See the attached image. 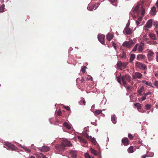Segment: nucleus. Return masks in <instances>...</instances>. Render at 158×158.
Listing matches in <instances>:
<instances>
[{
  "label": "nucleus",
  "instance_id": "f257e3e1",
  "mask_svg": "<svg viewBox=\"0 0 158 158\" xmlns=\"http://www.w3.org/2000/svg\"><path fill=\"white\" fill-rule=\"evenodd\" d=\"M136 68L144 71L147 69V66L144 64L139 61H136L135 63Z\"/></svg>",
  "mask_w": 158,
  "mask_h": 158
},
{
  "label": "nucleus",
  "instance_id": "f03ea898",
  "mask_svg": "<svg viewBox=\"0 0 158 158\" xmlns=\"http://www.w3.org/2000/svg\"><path fill=\"white\" fill-rule=\"evenodd\" d=\"M131 77L128 74H126L124 76H121V80L123 84H126L127 83L126 81L129 82L131 81Z\"/></svg>",
  "mask_w": 158,
  "mask_h": 158
},
{
  "label": "nucleus",
  "instance_id": "7ed1b4c3",
  "mask_svg": "<svg viewBox=\"0 0 158 158\" xmlns=\"http://www.w3.org/2000/svg\"><path fill=\"white\" fill-rule=\"evenodd\" d=\"M128 62H122L121 61H119L118 62L117 64V65L119 69L121 70H122L123 69H125L127 66L128 64Z\"/></svg>",
  "mask_w": 158,
  "mask_h": 158
},
{
  "label": "nucleus",
  "instance_id": "20e7f679",
  "mask_svg": "<svg viewBox=\"0 0 158 158\" xmlns=\"http://www.w3.org/2000/svg\"><path fill=\"white\" fill-rule=\"evenodd\" d=\"M134 44V42L132 40H130L128 41H126L123 44V46L124 47L130 48Z\"/></svg>",
  "mask_w": 158,
  "mask_h": 158
},
{
  "label": "nucleus",
  "instance_id": "39448f33",
  "mask_svg": "<svg viewBox=\"0 0 158 158\" xmlns=\"http://www.w3.org/2000/svg\"><path fill=\"white\" fill-rule=\"evenodd\" d=\"M99 5V3H97V4H89L87 7V9L88 10L90 11H92L93 10L95 7L94 10H96Z\"/></svg>",
  "mask_w": 158,
  "mask_h": 158
},
{
  "label": "nucleus",
  "instance_id": "423d86ee",
  "mask_svg": "<svg viewBox=\"0 0 158 158\" xmlns=\"http://www.w3.org/2000/svg\"><path fill=\"white\" fill-rule=\"evenodd\" d=\"M142 76V74L138 72H135L132 75V77L133 79H140Z\"/></svg>",
  "mask_w": 158,
  "mask_h": 158
},
{
  "label": "nucleus",
  "instance_id": "0eeeda50",
  "mask_svg": "<svg viewBox=\"0 0 158 158\" xmlns=\"http://www.w3.org/2000/svg\"><path fill=\"white\" fill-rule=\"evenodd\" d=\"M61 143L65 148V147H70L72 146L71 142L67 140H63L61 142Z\"/></svg>",
  "mask_w": 158,
  "mask_h": 158
},
{
  "label": "nucleus",
  "instance_id": "6e6552de",
  "mask_svg": "<svg viewBox=\"0 0 158 158\" xmlns=\"http://www.w3.org/2000/svg\"><path fill=\"white\" fill-rule=\"evenodd\" d=\"M55 148L57 150L61 152H64L65 150V148L61 143L60 144L56 145L55 146Z\"/></svg>",
  "mask_w": 158,
  "mask_h": 158
},
{
  "label": "nucleus",
  "instance_id": "1a4fd4ad",
  "mask_svg": "<svg viewBox=\"0 0 158 158\" xmlns=\"http://www.w3.org/2000/svg\"><path fill=\"white\" fill-rule=\"evenodd\" d=\"M154 54V52L151 50H149L148 51V53L147 54V56L148 60L149 61H151L153 60L152 57Z\"/></svg>",
  "mask_w": 158,
  "mask_h": 158
},
{
  "label": "nucleus",
  "instance_id": "9d476101",
  "mask_svg": "<svg viewBox=\"0 0 158 158\" xmlns=\"http://www.w3.org/2000/svg\"><path fill=\"white\" fill-rule=\"evenodd\" d=\"M105 37V36L104 35H98V38L99 41L103 45L105 44L104 41Z\"/></svg>",
  "mask_w": 158,
  "mask_h": 158
},
{
  "label": "nucleus",
  "instance_id": "9b49d317",
  "mask_svg": "<svg viewBox=\"0 0 158 158\" xmlns=\"http://www.w3.org/2000/svg\"><path fill=\"white\" fill-rule=\"evenodd\" d=\"M128 25H127L126 27L125 28L123 32L125 33L127 35H131L132 33V30L128 27Z\"/></svg>",
  "mask_w": 158,
  "mask_h": 158
},
{
  "label": "nucleus",
  "instance_id": "f8f14e48",
  "mask_svg": "<svg viewBox=\"0 0 158 158\" xmlns=\"http://www.w3.org/2000/svg\"><path fill=\"white\" fill-rule=\"evenodd\" d=\"M6 146L8 148L12 150H16L17 148L14 145H13L10 143H7L6 144Z\"/></svg>",
  "mask_w": 158,
  "mask_h": 158
},
{
  "label": "nucleus",
  "instance_id": "ddd939ff",
  "mask_svg": "<svg viewBox=\"0 0 158 158\" xmlns=\"http://www.w3.org/2000/svg\"><path fill=\"white\" fill-rule=\"evenodd\" d=\"M38 149L42 152H47L50 150V148L49 147L45 146H43L42 147L39 148Z\"/></svg>",
  "mask_w": 158,
  "mask_h": 158
},
{
  "label": "nucleus",
  "instance_id": "4468645a",
  "mask_svg": "<svg viewBox=\"0 0 158 158\" xmlns=\"http://www.w3.org/2000/svg\"><path fill=\"white\" fill-rule=\"evenodd\" d=\"M156 13V7L153 6L150 12V14L152 16H155Z\"/></svg>",
  "mask_w": 158,
  "mask_h": 158
},
{
  "label": "nucleus",
  "instance_id": "2eb2a0df",
  "mask_svg": "<svg viewBox=\"0 0 158 158\" xmlns=\"http://www.w3.org/2000/svg\"><path fill=\"white\" fill-rule=\"evenodd\" d=\"M122 143L125 146H127L129 144V140L127 138H124L122 140Z\"/></svg>",
  "mask_w": 158,
  "mask_h": 158
},
{
  "label": "nucleus",
  "instance_id": "dca6fc26",
  "mask_svg": "<svg viewBox=\"0 0 158 158\" xmlns=\"http://www.w3.org/2000/svg\"><path fill=\"white\" fill-rule=\"evenodd\" d=\"M146 56L141 54H139L137 56L136 59L138 60H143L145 59Z\"/></svg>",
  "mask_w": 158,
  "mask_h": 158
},
{
  "label": "nucleus",
  "instance_id": "f3484780",
  "mask_svg": "<svg viewBox=\"0 0 158 158\" xmlns=\"http://www.w3.org/2000/svg\"><path fill=\"white\" fill-rule=\"evenodd\" d=\"M123 85L126 88L128 92L132 91V90L133 89V87H131L127 83L126 84H123Z\"/></svg>",
  "mask_w": 158,
  "mask_h": 158
},
{
  "label": "nucleus",
  "instance_id": "a211bd4d",
  "mask_svg": "<svg viewBox=\"0 0 158 158\" xmlns=\"http://www.w3.org/2000/svg\"><path fill=\"white\" fill-rule=\"evenodd\" d=\"M152 19H150L149 20L146 24V27H147L150 28L152 25Z\"/></svg>",
  "mask_w": 158,
  "mask_h": 158
},
{
  "label": "nucleus",
  "instance_id": "6ab92c4d",
  "mask_svg": "<svg viewBox=\"0 0 158 158\" xmlns=\"http://www.w3.org/2000/svg\"><path fill=\"white\" fill-rule=\"evenodd\" d=\"M139 5H137L133 8V11L135 13L139 14Z\"/></svg>",
  "mask_w": 158,
  "mask_h": 158
},
{
  "label": "nucleus",
  "instance_id": "aec40b11",
  "mask_svg": "<svg viewBox=\"0 0 158 158\" xmlns=\"http://www.w3.org/2000/svg\"><path fill=\"white\" fill-rule=\"evenodd\" d=\"M113 35L110 33H108L106 36L107 40L109 41L113 39Z\"/></svg>",
  "mask_w": 158,
  "mask_h": 158
},
{
  "label": "nucleus",
  "instance_id": "412c9836",
  "mask_svg": "<svg viewBox=\"0 0 158 158\" xmlns=\"http://www.w3.org/2000/svg\"><path fill=\"white\" fill-rule=\"evenodd\" d=\"M35 156L37 158H46L45 156H44L42 153L39 154H36Z\"/></svg>",
  "mask_w": 158,
  "mask_h": 158
},
{
  "label": "nucleus",
  "instance_id": "4be33fe9",
  "mask_svg": "<svg viewBox=\"0 0 158 158\" xmlns=\"http://www.w3.org/2000/svg\"><path fill=\"white\" fill-rule=\"evenodd\" d=\"M150 37L153 40H155L156 39V35L154 34L151 33L149 34Z\"/></svg>",
  "mask_w": 158,
  "mask_h": 158
},
{
  "label": "nucleus",
  "instance_id": "5701e85b",
  "mask_svg": "<svg viewBox=\"0 0 158 158\" xmlns=\"http://www.w3.org/2000/svg\"><path fill=\"white\" fill-rule=\"evenodd\" d=\"M90 151L95 156H97L98 155V153L97 150L93 149L92 148H90Z\"/></svg>",
  "mask_w": 158,
  "mask_h": 158
},
{
  "label": "nucleus",
  "instance_id": "b1692460",
  "mask_svg": "<svg viewBox=\"0 0 158 158\" xmlns=\"http://www.w3.org/2000/svg\"><path fill=\"white\" fill-rule=\"evenodd\" d=\"M63 125L67 129L70 130L71 129V126L67 123L64 122L63 123Z\"/></svg>",
  "mask_w": 158,
  "mask_h": 158
},
{
  "label": "nucleus",
  "instance_id": "393cba45",
  "mask_svg": "<svg viewBox=\"0 0 158 158\" xmlns=\"http://www.w3.org/2000/svg\"><path fill=\"white\" fill-rule=\"evenodd\" d=\"M135 54H131L130 56V59L129 60V62H131L135 59Z\"/></svg>",
  "mask_w": 158,
  "mask_h": 158
},
{
  "label": "nucleus",
  "instance_id": "a878e982",
  "mask_svg": "<svg viewBox=\"0 0 158 158\" xmlns=\"http://www.w3.org/2000/svg\"><path fill=\"white\" fill-rule=\"evenodd\" d=\"M116 117L114 114L111 116V121L114 124H115L116 123Z\"/></svg>",
  "mask_w": 158,
  "mask_h": 158
},
{
  "label": "nucleus",
  "instance_id": "bb28decb",
  "mask_svg": "<svg viewBox=\"0 0 158 158\" xmlns=\"http://www.w3.org/2000/svg\"><path fill=\"white\" fill-rule=\"evenodd\" d=\"M94 113L96 116H97L98 115H99L100 114H102V110H96L95 111Z\"/></svg>",
  "mask_w": 158,
  "mask_h": 158
},
{
  "label": "nucleus",
  "instance_id": "cd10ccee",
  "mask_svg": "<svg viewBox=\"0 0 158 158\" xmlns=\"http://www.w3.org/2000/svg\"><path fill=\"white\" fill-rule=\"evenodd\" d=\"M80 105H85V101L84 98H81V100L79 102Z\"/></svg>",
  "mask_w": 158,
  "mask_h": 158
},
{
  "label": "nucleus",
  "instance_id": "c85d7f7f",
  "mask_svg": "<svg viewBox=\"0 0 158 158\" xmlns=\"http://www.w3.org/2000/svg\"><path fill=\"white\" fill-rule=\"evenodd\" d=\"M134 105L137 108L138 110L141 109V104L139 103H136L134 104Z\"/></svg>",
  "mask_w": 158,
  "mask_h": 158
},
{
  "label": "nucleus",
  "instance_id": "c756f323",
  "mask_svg": "<svg viewBox=\"0 0 158 158\" xmlns=\"http://www.w3.org/2000/svg\"><path fill=\"white\" fill-rule=\"evenodd\" d=\"M133 146L130 147L128 149V152L129 153H133L134 152Z\"/></svg>",
  "mask_w": 158,
  "mask_h": 158
},
{
  "label": "nucleus",
  "instance_id": "7c9ffc66",
  "mask_svg": "<svg viewBox=\"0 0 158 158\" xmlns=\"http://www.w3.org/2000/svg\"><path fill=\"white\" fill-rule=\"evenodd\" d=\"M5 9V5L4 4L2 5L0 7V13L3 12L4 11Z\"/></svg>",
  "mask_w": 158,
  "mask_h": 158
},
{
  "label": "nucleus",
  "instance_id": "2f4dec72",
  "mask_svg": "<svg viewBox=\"0 0 158 158\" xmlns=\"http://www.w3.org/2000/svg\"><path fill=\"white\" fill-rule=\"evenodd\" d=\"M152 106L151 104H146L145 106V108L147 110H148L150 109Z\"/></svg>",
  "mask_w": 158,
  "mask_h": 158
},
{
  "label": "nucleus",
  "instance_id": "473e14b6",
  "mask_svg": "<svg viewBox=\"0 0 158 158\" xmlns=\"http://www.w3.org/2000/svg\"><path fill=\"white\" fill-rule=\"evenodd\" d=\"M143 47L142 45H140L138 48V51L139 52H142L143 50Z\"/></svg>",
  "mask_w": 158,
  "mask_h": 158
},
{
  "label": "nucleus",
  "instance_id": "72a5a7b5",
  "mask_svg": "<svg viewBox=\"0 0 158 158\" xmlns=\"http://www.w3.org/2000/svg\"><path fill=\"white\" fill-rule=\"evenodd\" d=\"M86 68V67L85 66L82 67L81 69V71L83 73H84L85 72V69Z\"/></svg>",
  "mask_w": 158,
  "mask_h": 158
},
{
  "label": "nucleus",
  "instance_id": "f704fd0d",
  "mask_svg": "<svg viewBox=\"0 0 158 158\" xmlns=\"http://www.w3.org/2000/svg\"><path fill=\"white\" fill-rule=\"evenodd\" d=\"M85 158H94V157H91L90 155L87 153L85 154Z\"/></svg>",
  "mask_w": 158,
  "mask_h": 158
},
{
  "label": "nucleus",
  "instance_id": "c9c22d12",
  "mask_svg": "<svg viewBox=\"0 0 158 158\" xmlns=\"http://www.w3.org/2000/svg\"><path fill=\"white\" fill-rule=\"evenodd\" d=\"M23 148L25 150V151L27 152L30 153L31 151L30 149L26 147H23Z\"/></svg>",
  "mask_w": 158,
  "mask_h": 158
},
{
  "label": "nucleus",
  "instance_id": "e433bc0d",
  "mask_svg": "<svg viewBox=\"0 0 158 158\" xmlns=\"http://www.w3.org/2000/svg\"><path fill=\"white\" fill-rule=\"evenodd\" d=\"M126 57V55L125 52L124 51H123L122 55L121 56V58H125Z\"/></svg>",
  "mask_w": 158,
  "mask_h": 158
},
{
  "label": "nucleus",
  "instance_id": "4c0bfd02",
  "mask_svg": "<svg viewBox=\"0 0 158 158\" xmlns=\"http://www.w3.org/2000/svg\"><path fill=\"white\" fill-rule=\"evenodd\" d=\"M71 154L74 157H76L77 156L76 153L73 151H71L70 152Z\"/></svg>",
  "mask_w": 158,
  "mask_h": 158
},
{
  "label": "nucleus",
  "instance_id": "58836bf2",
  "mask_svg": "<svg viewBox=\"0 0 158 158\" xmlns=\"http://www.w3.org/2000/svg\"><path fill=\"white\" fill-rule=\"evenodd\" d=\"M117 80L118 81V82L120 83H121V76L120 77H117Z\"/></svg>",
  "mask_w": 158,
  "mask_h": 158
},
{
  "label": "nucleus",
  "instance_id": "ea45409f",
  "mask_svg": "<svg viewBox=\"0 0 158 158\" xmlns=\"http://www.w3.org/2000/svg\"><path fill=\"white\" fill-rule=\"evenodd\" d=\"M81 141L82 142V143H84L85 144H87V142L86 140L85 139H83V138L81 139Z\"/></svg>",
  "mask_w": 158,
  "mask_h": 158
},
{
  "label": "nucleus",
  "instance_id": "a19ab883",
  "mask_svg": "<svg viewBox=\"0 0 158 158\" xmlns=\"http://www.w3.org/2000/svg\"><path fill=\"white\" fill-rule=\"evenodd\" d=\"M128 137L131 140L133 139V136L131 134H128Z\"/></svg>",
  "mask_w": 158,
  "mask_h": 158
},
{
  "label": "nucleus",
  "instance_id": "79ce46f5",
  "mask_svg": "<svg viewBox=\"0 0 158 158\" xmlns=\"http://www.w3.org/2000/svg\"><path fill=\"white\" fill-rule=\"evenodd\" d=\"M145 14V10L144 9H142L141 11V14L143 16L144 14Z\"/></svg>",
  "mask_w": 158,
  "mask_h": 158
},
{
  "label": "nucleus",
  "instance_id": "37998d69",
  "mask_svg": "<svg viewBox=\"0 0 158 158\" xmlns=\"http://www.w3.org/2000/svg\"><path fill=\"white\" fill-rule=\"evenodd\" d=\"M138 46V44H136L134 47L133 49L132 50V51L133 52H135L136 51L137 48Z\"/></svg>",
  "mask_w": 158,
  "mask_h": 158
},
{
  "label": "nucleus",
  "instance_id": "c03bdc74",
  "mask_svg": "<svg viewBox=\"0 0 158 158\" xmlns=\"http://www.w3.org/2000/svg\"><path fill=\"white\" fill-rule=\"evenodd\" d=\"M156 61L158 62V52H156Z\"/></svg>",
  "mask_w": 158,
  "mask_h": 158
},
{
  "label": "nucleus",
  "instance_id": "a18cd8bd",
  "mask_svg": "<svg viewBox=\"0 0 158 158\" xmlns=\"http://www.w3.org/2000/svg\"><path fill=\"white\" fill-rule=\"evenodd\" d=\"M86 78L88 80H91V81H92L93 80L92 77L89 75H88V77Z\"/></svg>",
  "mask_w": 158,
  "mask_h": 158
},
{
  "label": "nucleus",
  "instance_id": "49530a36",
  "mask_svg": "<svg viewBox=\"0 0 158 158\" xmlns=\"http://www.w3.org/2000/svg\"><path fill=\"white\" fill-rule=\"evenodd\" d=\"M112 45L114 47V48L116 49V45L114 43V41L112 42Z\"/></svg>",
  "mask_w": 158,
  "mask_h": 158
},
{
  "label": "nucleus",
  "instance_id": "de8ad7c7",
  "mask_svg": "<svg viewBox=\"0 0 158 158\" xmlns=\"http://www.w3.org/2000/svg\"><path fill=\"white\" fill-rule=\"evenodd\" d=\"M143 91V90L142 89H139L138 90V93L140 95H142V93Z\"/></svg>",
  "mask_w": 158,
  "mask_h": 158
},
{
  "label": "nucleus",
  "instance_id": "09e8293b",
  "mask_svg": "<svg viewBox=\"0 0 158 158\" xmlns=\"http://www.w3.org/2000/svg\"><path fill=\"white\" fill-rule=\"evenodd\" d=\"M64 107L68 111L70 110V108L69 106H64Z\"/></svg>",
  "mask_w": 158,
  "mask_h": 158
},
{
  "label": "nucleus",
  "instance_id": "8fccbe9b",
  "mask_svg": "<svg viewBox=\"0 0 158 158\" xmlns=\"http://www.w3.org/2000/svg\"><path fill=\"white\" fill-rule=\"evenodd\" d=\"M146 98V97L144 95V96H143L142 98L141 99L142 101H143L145 100Z\"/></svg>",
  "mask_w": 158,
  "mask_h": 158
},
{
  "label": "nucleus",
  "instance_id": "3c124183",
  "mask_svg": "<svg viewBox=\"0 0 158 158\" xmlns=\"http://www.w3.org/2000/svg\"><path fill=\"white\" fill-rule=\"evenodd\" d=\"M61 114L62 113L60 111H58L57 113V114L59 116H61Z\"/></svg>",
  "mask_w": 158,
  "mask_h": 158
},
{
  "label": "nucleus",
  "instance_id": "603ef678",
  "mask_svg": "<svg viewBox=\"0 0 158 158\" xmlns=\"http://www.w3.org/2000/svg\"><path fill=\"white\" fill-rule=\"evenodd\" d=\"M111 3L113 4V5H114V3L115 2L116 0H109Z\"/></svg>",
  "mask_w": 158,
  "mask_h": 158
},
{
  "label": "nucleus",
  "instance_id": "864d4df0",
  "mask_svg": "<svg viewBox=\"0 0 158 158\" xmlns=\"http://www.w3.org/2000/svg\"><path fill=\"white\" fill-rule=\"evenodd\" d=\"M154 84L155 86H157V87H158V81H156L155 82Z\"/></svg>",
  "mask_w": 158,
  "mask_h": 158
},
{
  "label": "nucleus",
  "instance_id": "5fc2aeb1",
  "mask_svg": "<svg viewBox=\"0 0 158 158\" xmlns=\"http://www.w3.org/2000/svg\"><path fill=\"white\" fill-rule=\"evenodd\" d=\"M142 17H139L138 18V21H139L140 22H141L142 19Z\"/></svg>",
  "mask_w": 158,
  "mask_h": 158
},
{
  "label": "nucleus",
  "instance_id": "6e6d98bb",
  "mask_svg": "<svg viewBox=\"0 0 158 158\" xmlns=\"http://www.w3.org/2000/svg\"><path fill=\"white\" fill-rule=\"evenodd\" d=\"M140 21H136V24H137V25L138 26L140 23Z\"/></svg>",
  "mask_w": 158,
  "mask_h": 158
},
{
  "label": "nucleus",
  "instance_id": "4d7b16f0",
  "mask_svg": "<svg viewBox=\"0 0 158 158\" xmlns=\"http://www.w3.org/2000/svg\"><path fill=\"white\" fill-rule=\"evenodd\" d=\"M149 82L148 81H144L143 82V83L145 84H146L147 85H148L149 84Z\"/></svg>",
  "mask_w": 158,
  "mask_h": 158
},
{
  "label": "nucleus",
  "instance_id": "13d9d810",
  "mask_svg": "<svg viewBox=\"0 0 158 158\" xmlns=\"http://www.w3.org/2000/svg\"><path fill=\"white\" fill-rule=\"evenodd\" d=\"M148 156L147 155H143L142 156V158H145L146 157Z\"/></svg>",
  "mask_w": 158,
  "mask_h": 158
},
{
  "label": "nucleus",
  "instance_id": "bf43d9fd",
  "mask_svg": "<svg viewBox=\"0 0 158 158\" xmlns=\"http://www.w3.org/2000/svg\"><path fill=\"white\" fill-rule=\"evenodd\" d=\"M156 6L157 8H158V0L157 1L156 3Z\"/></svg>",
  "mask_w": 158,
  "mask_h": 158
},
{
  "label": "nucleus",
  "instance_id": "052dcab7",
  "mask_svg": "<svg viewBox=\"0 0 158 158\" xmlns=\"http://www.w3.org/2000/svg\"><path fill=\"white\" fill-rule=\"evenodd\" d=\"M81 82H83L84 81V79L83 78V77H82V79L81 80Z\"/></svg>",
  "mask_w": 158,
  "mask_h": 158
},
{
  "label": "nucleus",
  "instance_id": "680f3d73",
  "mask_svg": "<svg viewBox=\"0 0 158 158\" xmlns=\"http://www.w3.org/2000/svg\"><path fill=\"white\" fill-rule=\"evenodd\" d=\"M147 94H148V95H151V94H152V93L151 92H148L147 93Z\"/></svg>",
  "mask_w": 158,
  "mask_h": 158
},
{
  "label": "nucleus",
  "instance_id": "e2e57ef3",
  "mask_svg": "<svg viewBox=\"0 0 158 158\" xmlns=\"http://www.w3.org/2000/svg\"><path fill=\"white\" fill-rule=\"evenodd\" d=\"M155 77H157L158 76V74L157 73H155Z\"/></svg>",
  "mask_w": 158,
  "mask_h": 158
},
{
  "label": "nucleus",
  "instance_id": "0e129e2a",
  "mask_svg": "<svg viewBox=\"0 0 158 158\" xmlns=\"http://www.w3.org/2000/svg\"><path fill=\"white\" fill-rule=\"evenodd\" d=\"M91 141H92V142L93 143H94V141H95V139H92Z\"/></svg>",
  "mask_w": 158,
  "mask_h": 158
},
{
  "label": "nucleus",
  "instance_id": "69168bd1",
  "mask_svg": "<svg viewBox=\"0 0 158 158\" xmlns=\"http://www.w3.org/2000/svg\"><path fill=\"white\" fill-rule=\"evenodd\" d=\"M144 95L147 97V96L148 95V94L147 93H145L144 94Z\"/></svg>",
  "mask_w": 158,
  "mask_h": 158
},
{
  "label": "nucleus",
  "instance_id": "338daca9",
  "mask_svg": "<svg viewBox=\"0 0 158 158\" xmlns=\"http://www.w3.org/2000/svg\"><path fill=\"white\" fill-rule=\"evenodd\" d=\"M152 84L150 82H149V84L148 85L149 86H151Z\"/></svg>",
  "mask_w": 158,
  "mask_h": 158
},
{
  "label": "nucleus",
  "instance_id": "774afa93",
  "mask_svg": "<svg viewBox=\"0 0 158 158\" xmlns=\"http://www.w3.org/2000/svg\"><path fill=\"white\" fill-rule=\"evenodd\" d=\"M30 158H35V157L34 156H32Z\"/></svg>",
  "mask_w": 158,
  "mask_h": 158
}]
</instances>
